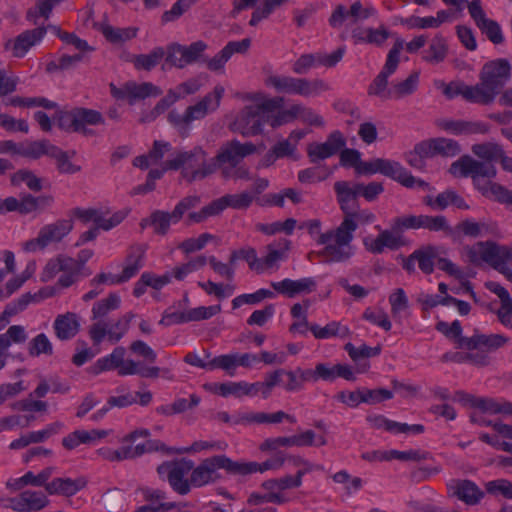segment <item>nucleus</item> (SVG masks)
I'll use <instances>...</instances> for the list:
<instances>
[{
  "label": "nucleus",
  "mask_w": 512,
  "mask_h": 512,
  "mask_svg": "<svg viewBox=\"0 0 512 512\" xmlns=\"http://www.w3.org/2000/svg\"><path fill=\"white\" fill-rule=\"evenodd\" d=\"M128 212L124 209L111 214L106 208H96L92 223L95 224V228L108 231L119 225L127 217Z\"/></svg>",
  "instance_id": "a18cd8bd"
},
{
  "label": "nucleus",
  "mask_w": 512,
  "mask_h": 512,
  "mask_svg": "<svg viewBox=\"0 0 512 512\" xmlns=\"http://www.w3.org/2000/svg\"><path fill=\"white\" fill-rule=\"evenodd\" d=\"M509 78L510 64L505 59H497L486 63L480 72V80H485L498 93Z\"/></svg>",
  "instance_id": "c85d7f7f"
},
{
  "label": "nucleus",
  "mask_w": 512,
  "mask_h": 512,
  "mask_svg": "<svg viewBox=\"0 0 512 512\" xmlns=\"http://www.w3.org/2000/svg\"><path fill=\"white\" fill-rule=\"evenodd\" d=\"M485 287L499 299V307L490 305V311L496 314L498 321L507 329L512 330V297L508 290L495 281H488Z\"/></svg>",
  "instance_id": "bb28decb"
},
{
  "label": "nucleus",
  "mask_w": 512,
  "mask_h": 512,
  "mask_svg": "<svg viewBox=\"0 0 512 512\" xmlns=\"http://www.w3.org/2000/svg\"><path fill=\"white\" fill-rule=\"evenodd\" d=\"M80 317L76 313L67 312L55 318L53 328L60 340H69L80 330Z\"/></svg>",
  "instance_id": "58836bf2"
},
{
  "label": "nucleus",
  "mask_w": 512,
  "mask_h": 512,
  "mask_svg": "<svg viewBox=\"0 0 512 512\" xmlns=\"http://www.w3.org/2000/svg\"><path fill=\"white\" fill-rule=\"evenodd\" d=\"M381 174L389 177L401 185L411 189L426 190L429 184L420 178L414 177L401 163L382 158Z\"/></svg>",
  "instance_id": "b1692460"
},
{
  "label": "nucleus",
  "mask_w": 512,
  "mask_h": 512,
  "mask_svg": "<svg viewBox=\"0 0 512 512\" xmlns=\"http://www.w3.org/2000/svg\"><path fill=\"white\" fill-rule=\"evenodd\" d=\"M273 289L288 298H294L297 295L309 294L315 291L317 280L314 277H304L297 280L285 278L281 281L272 282Z\"/></svg>",
  "instance_id": "2f4dec72"
},
{
  "label": "nucleus",
  "mask_w": 512,
  "mask_h": 512,
  "mask_svg": "<svg viewBox=\"0 0 512 512\" xmlns=\"http://www.w3.org/2000/svg\"><path fill=\"white\" fill-rule=\"evenodd\" d=\"M265 85L277 92L316 97L329 89L328 84L320 79L295 78L285 75H270L265 79Z\"/></svg>",
  "instance_id": "6e6552de"
},
{
  "label": "nucleus",
  "mask_w": 512,
  "mask_h": 512,
  "mask_svg": "<svg viewBox=\"0 0 512 512\" xmlns=\"http://www.w3.org/2000/svg\"><path fill=\"white\" fill-rule=\"evenodd\" d=\"M337 194V200L340 204L341 210L347 215L354 208H357L358 183L351 184L346 181L336 182L334 185Z\"/></svg>",
  "instance_id": "79ce46f5"
},
{
  "label": "nucleus",
  "mask_w": 512,
  "mask_h": 512,
  "mask_svg": "<svg viewBox=\"0 0 512 512\" xmlns=\"http://www.w3.org/2000/svg\"><path fill=\"white\" fill-rule=\"evenodd\" d=\"M295 119H300L303 124L317 128L325 125L324 118L317 111L303 104H293L287 109L279 111L273 124L284 125Z\"/></svg>",
  "instance_id": "412c9836"
},
{
  "label": "nucleus",
  "mask_w": 512,
  "mask_h": 512,
  "mask_svg": "<svg viewBox=\"0 0 512 512\" xmlns=\"http://www.w3.org/2000/svg\"><path fill=\"white\" fill-rule=\"evenodd\" d=\"M465 100L477 104H490L499 94L485 80H480L476 85L466 86Z\"/></svg>",
  "instance_id": "c03bdc74"
},
{
  "label": "nucleus",
  "mask_w": 512,
  "mask_h": 512,
  "mask_svg": "<svg viewBox=\"0 0 512 512\" xmlns=\"http://www.w3.org/2000/svg\"><path fill=\"white\" fill-rule=\"evenodd\" d=\"M76 262L74 258L68 256H59L54 259H50L44 266L40 279L43 282L51 281L58 273L66 272L75 267Z\"/></svg>",
  "instance_id": "09e8293b"
},
{
  "label": "nucleus",
  "mask_w": 512,
  "mask_h": 512,
  "mask_svg": "<svg viewBox=\"0 0 512 512\" xmlns=\"http://www.w3.org/2000/svg\"><path fill=\"white\" fill-rule=\"evenodd\" d=\"M477 190L487 198L511 205L512 192L504 186L493 182L492 179L485 181V183Z\"/></svg>",
  "instance_id": "5fc2aeb1"
},
{
  "label": "nucleus",
  "mask_w": 512,
  "mask_h": 512,
  "mask_svg": "<svg viewBox=\"0 0 512 512\" xmlns=\"http://www.w3.org/2000/svg\"><path fill=\"white\" fill-rule=\"evenodd\" d=\"M426 204L434 210H444L449 206L463 210L469 208L465 200L454 190H446L436 197H427Z\"/></svg>",
  "instance_id": "37998d69"
},
{
  "label": "nucleus",
  "mask_w": 512,
  "mask_h": 512,
  "mask_svg": "<svg viewBox=\"0 0 512 512\" xmlns=\"http://www.w3.org/2000/svg\"><path fill=\"white\" fill-rule=\"evenodd\" d=\"M121 297L117 293H111L107 298L96 302L92 308L93 319L106 316L111 311L120 307Z\"/></svg>",
  "instance_id": "338daca9"
},
{
  "label": "nucleus",
  "mask_w": 512,
  "mask_h": 512,
  "mask_svg": "<svg viewBox=\"0 0 512 512\" xmlns=\"http://www.w3.org/2000/svg\"><path fill=\"white\" fill-rule=\"evenodd\" d=\"M449 172L454 177H471L477 189L497 174V170L492 163L481 162L471 156H463L452 163Z\"/></svg>",
  "instance_id": "9b49d317"
},
{
  "label": "nucleus",
  "mask_w": 512,
  "mask_h": 512,
  "mask_svg": "<svg viewBox=\"0 0 512 512\" xmlns=\"http://www.w3.org/2000/svg\"><path fill=\"white\" fill-rule=\"evenodd\" d=\"M356 230L357 224L353 223L350 216L343 218L337 228L331 229L321 236L322 255L330 262L348 261L355 254L352 242Z\"/></svg>",
  "instance_id": "20e7f679"
},
{
  "label": "nucleus",
  "mask_w": 512,
  "mask_h": 512,
  "mask_svg": "<svg viewBox=\"0 0 512 512\" xmlns=\"http://www.w3.org/2000/svg\"><path fill=\"white\" fill-rule=\"evenodd\" d=\"M481 425H491L494 431L497 433L496 436H491L487 433L480 434V439L492 446L495 449H500L502 441L499 439V436L503 438H508L512 440V425L504 424L502 422H479Z\"/></svg>",
  "instance_id": "6e6d98bb"
},
{
  "label": "nucleus",
  "mask_w": 512,
  "mask_h": 512,
  "mask_svg": "<svg viewBox=\"0 0 512 512\" xmlns=\"http://www.w3.org/2000/svg\"><path fill=\"white\" fill-rule=\"evenodd\" d=\"M57 289L55 287H43L35 293L23 294L15 303V307H7L0 314V331H2L10 322V317L18 311L24 310L30 303H40L41 301L55 296ZM28 334L21 325H12L7 331L0 335V370L6 365L9 357V348L13 344H22L26 342Z\"/></svg>",
  "instance_id": "f03ea898"
},
{
  "label": "nucleus",
  "mask_w": 512,
  "mask_h": 512,
  "mask_svg": "<svg viewBox=\"0 0 512 512\" xmlns=\"http://www.w3.org/2000/svg\"><path fill=\"white\" fill-rule=\"evenodd\" d=\"M141 495L146 504L138 507L134 512H158L174 507L173 503L166 501L165 493L160 490L145 488L141 490Z\"/></svg>",
  "instance_id": "ea45409f"
},
{
  "label": "nucleus",
  "mask_w": 512,
  "mask_h": 512,
  "mask_svg": "<svg viewBox=\"0 0 512 512\" xmlns=\"http://www.w3.org/2000/svg\"><path fill=\"white\" fill-rule=\"evenodd\" d=\"M204 158L205 151L201 147H195L191 151L181 152L174 158L169 159L161 169H151L148 178L155 183L166 171L181 168L183 177L188 181L203 179L215 170V163H204L202 168H196L197 164L202 162Z\"/></svg>",
  "instance_id": "39448f33"
},
{
  "label": "nucleus",
  "mask_w": 512,
  "mask_h": 512,
  "mask_svg": "<svg viewBox=\"0 0 512 512\" xmlns=\"http://www.w3.org/2000/svg\"><path fill=\"white\" fill-rule=\"evenodd\" d=\"M310 331L313 336L317 339H329L332 337L345 338L349 335V329L347 326L342 325L340 322L332 321L326 326L321 327L317 324L310 326Z\"/></svg>",
  "instance_id": "864d4df0"
},
{
  "label": "nucleus",
  "mask_w": 512,
  "mask_h": 512,
  "mask_svg": "<svg viewBox=\"0 0 512 512\" xmlns=\"http://www.w3.org/2000/svg\"><path fill=\"white\" fill-rule=\"evenodd\" d=\"M235 97L245 105L230 121L229 127L232 131L250 137L263 133L266 125L272 128L280 126L273 124L277 118L274 111L281 107L283 98L269 97L261 91L238 92Z\"/></svg>",
  "instance_id": "f257e3e1"
},
{
  "label": "nucleus",
  "mask_w": 512,
  "mask_h": 512,
  "mask_svg": "<svg viewBox=\"0 0 512 512\" xmlns=\"http://www.w3.org/2000/svg\"><path fill=\"white\" fill-rule=\"evenodd\" d=\"M440 248L428 246L414 251L405 263V268L411 270L414 262H418L419 268L426 274H430L434 270L435 262L437 263Z\"/></svg>",
  "instance_id": "4c0bfd02"
},
{
  "label": "nucleus",
  "mask_w": 512,
  "mask_h": 512,
  "mask_svg": "<svg viewBox=\"0 0 512 512\" xmlns=\"http://www.w3.org/2000/svg\"><path fill=\"white\" fill-rule=\"evenodd\" d=\"M471 150L475 156L485 161L501 160L504 154L503 148L495 142L474 144Z\"/></svg>",
  "instance_id": "13d9d810"
},
{
  "label": "nucleus",
  "mask_w": 512,
  "mask_h": 512,
  "mask_svg": "<svg viewBox=\"0 0 512 512\" xmlns=\"http://www.w3.org/2000/svg\"><path fill=\"white\" fill-rule=\"evenodd\" d=\"M54 145L48 141H35L30 143H23L20 147V156L30 159H38L44 155L51 156Z\"/></svg>",
  "instance_id": "052dcab7"
},
{
  "label": "nucleus",
  "mask_w": 512,
  "mask_h": 512,
  "mask_svg": "<svg viewBox=\"0 0 512 512\" xmlns=\"http://www.w3.org/2000/svg\"><path fill=\"white\" fill-rule=\"evenodd\" d=\"M72 230L73 221L70 219H61L44 225L40 229L38 236L23 243L22 248L28 253L43 250L51 244L62 241Z\"/></svg>",
  "instance_id": "f8f14e48"
},
{
  "label": "nucleus",
  "mask_w": 512,
  "mask_h": 512,
  "mask_svg": "<svg viewBox=\"0 0 512 512\" xmlns=\"http://www.w3.org/2000/svg\"><path fill=\"white\" fill-rule=\"evenodd\" d=\"M145 249L137 247L131 251L125 260L120 274L101 273L93 279V283L116 285L133 278L144 265Z\"/></svg>",
  "instance_id": "dca6fc26"
},
{
  "label": "nucleus",
  "mask_w": 512,
  "mask_h": 512,
  "mask_svg": "<svg viewBox=\"0 0 512 512\" xmlns=\"http://www.w3.org/2000/svg\"><path fill=\"white\" fill-rule=\"evenodd\" d=\"M228 208L225 196L212 201L209 205L203 207L199 212H193L189 215L190 219L194 222H201L209 217L220 214L223 210Z\"/></svg>",
  "instance_id": "69168bd1"
},
{
  "label": "nucleus",
  "mask_w": 512,
  "mask_h": 512,
  "mask_svg": "<svg viewBox=\"0 0 512 512\" xmlns=\"http://www.w3.org/2000/svg\"><path fill=\"white\" fill-rule=\"evenodd\" d=\"M447 54V45L442 37H434L425 51V55L423 56L424 60L432 63L438 64L442 62Z\"/></svg>",
  "instance_id": "774afa93"
},
{
  "label": "nucleus",
  "mask_w": 512,
  "mask_h": 512,
  "mask_svg": "<svg viewBox=\"0 0 512 512\" xmlns=\"http://www.w3.org/2000/svg\"><path fill=\"white\" fill-rule=\"evenodd\" d=\"M459 230L466 236L477 238L494 234L495 228L486 222L466 219L459 224Z\"/></svg>",
  "instance_id": "bf43d9fd"
},
{
  "label": "nucleus",
  "mask_w": 512,
  "mask_h": 512,
  "mask_svg": "<svg viewBox=\"0 0 512 512\" xmlns=\"http://www.w3.org/2000/svg\"><path fill=\"white\" fill-rule=\"evenodd\" d=\"M275 293L269 289L261 288L253 293L241 294L232 300V308L238 309L243 305H256L265 299H272Z\"/></svg>",
  "instance_id": "4d7b16f0"
},
{
  "label": "nucleus",
  "mask_w": 512,
  "mask_h": 512,
  "mask_svg": "<svg viewBox=\"0 0 512 512\" xmlns=\"http://www.w3.org/2000/svg\"><path fill=\"white\" fill-rule=\"evenodd\" d=\"M423 142L427 148L429 156L431 157L436 155L453 157L460 152V146L458 142L453 139L439 137Z\"/></svg>",
  "instance_id": "49530a36"
},
{
  "label": "nucleus",
  "mask_w": 512,
  "mask_h": 512,
  "mask_svg": "<svg viewBox=\"0 0 512 512\" xmlns=\"http://www.w3.org/2000/svg\"><path fill=\"white\" fill-rule=\"evenodd\" d=\"M220 469L236 475L235 461L226 455H215L205 458L196 466L193 464L190 474L192 488H202L218 482L221 479Z\"/></svg>",
  "instance_id": "1a4fd4ad"
},
{
  "label": "nucleus",
  "mask_w": 512,
  "mask_h": 512,
  "mask_svg": "<svg viewBox=\"0 0 512 512\" xmlns=\"http://www.w3.org/2000/svg\"><path fill=\"white\" fill-rule=\"evenodd\" d=\"M468 11L476 26L493 44L504 41L501 26L495 20L488 18L481 6V0H472L468 4Z\"/></svg>",
  "instance_id": "4be33fe9"
},
{
  "label": "nucleus",
  "mask_w": 512,
  "mask_h": 512,
  "mask_svg": "<svg viewBox=\"0 0 512 512\" xmlns=\"http://www.w3.org/2000/svg\"><path fill=\"white\" fill-rule=\"evenodd\" d=\"M206 48L203 41H196L189 46L173 44L168 48L166 64L183 68L195 62Z\"/></svg>",
  "instance_id": "393cba45"
},
{
  "label": "nucleus",
  "mask_w": 512,
  "mask_h": 512,
  "mask_svg": "<svg viewBox=\"0 0 512 512\" xmlns=\"http://www.w3.org/2000/svg\"><path fill=\"white\" fill-rule=\"evenodd\" d=\"M450 18V13L445 10L437 12L436 16H410L407 18H401L400 24L405 26L407 29H428L438 28L443 23L447 22Z\"/></svg>",
  "instance_id": "a19ab883"
},
{
  "label": "nucleus",
  "mask_w": 512,
  "mask_h": 512,
  "mask_svg": "<svg viewBox=\"0 0 512 512\" xmlns=\"http://www.w3.org/2000/svg\"><path fill=\"white\" fill-rule=\"evenodd\" d=\"M87 485L83 476L76 478L58 477L46 484V491L50 495L73 496Z\"/></svg>",
  "instance_id": "f704fd0d"
},
{
  "label": "nucleus",
  "mask_w": 512,
  "mask_h": 512,
  "mask_svg": "<svg viewBox=\"0 0 512 512\" xmlns=\"http://www.w3.org/2000/svg\"><path fill=\"white\" fill-rule=\"evenodd\" d=\"M149 436L150 431L148 429H137L127 434L122 439L123 443H129L130 445L123 446L119 449L102 447L97 450V454L108 461H122L141 456L144 453L165 449L163 443L148 439Z\"/></svg>",
  "instance_id": "423d86ee"
},
{
  "label": "nucleus",
  "mask_w": 512,
  "mask_h": 512,
  "mask_svg": "<svg viewBox=\"0 0 512 512\" xmlns=\"http://www.w3.org/2000/svg\"><path fill=\"white\" fill-rule=\"evenodd\" d=\"M170 149V143L164 141H155L150 152L147 155L136 157L133 161V165L142 170H145L152 165L158 164Z\"/></svg>",
  "instance_id": "de8ad7c7"
},
{
  "label": "nucleus",
  "mask_w": 512,
  "mask_h": 512,
  "mask_svg": "<svg viewBox=\"0 0 512 512\" xmlns=\"http://www.w3.org/2000/svg\"><path fill=\"white\" fill-rule=\"evenodd\" d=\"M420 73L418 71L412 72L406 79L394 83L392 85V92L394 98H402L414 93L419 85Z\"/></svg>",
  "instance_id": "680f3d73"
},
{
  "label": "nucleus",
  "mask_w": 512,
  "mask_h": 512,
  "mask_svg": "<svg viewBox=\"0 0 512 512\" xmlns=\"http://www.w3.org/2000/svg\"><path fill=\"white\" fill-rule=\"evenodd\" d=\"M124 357L125 349L123 347H116L109 355L99 358L90 367V371L91 373L98 375L102 372L113 370L115 368L119 370Z\"/></svg>",
  "instance_id": "3c124183"
},
{
  "label": "nucleus",
  "mask_w": 512,
  "mask_h": 512,
  "mask_svg": "<svg viewBox=\"0 0 512 512\" xmlns=\"http://www.w3.org/2000/svg\"><path fill=\"white\" fill-rule=\"evenodd\" d=\"M221 311V306L219 304L210 305V306H199L195 308H191L185 311H169L167 310L162 319L160 320V324L170 326L174 324H183L189 322H196L202 320H208Z\"/></svg>",
  "instance_id": "aec40b11"
},
{
  "label": "nucleus",
  "mask_w": 512,
  "mask_h": 512,
  "mask_svg": "<svg viewBox=\"0 0 512 512\" xmlns=\"http://www.w3.org/2000/svg\"><path fill=\"white\" fill-rule=\"evenodd\" d=\"M290 244L287 240L273 242L266 247V255L261 257V273L276 270L280 262L287 258Z\"/></svg>",
  "instance_id": "e433bc0d"
},
{
  "label": "nucleus",
  "mask_w": 512,
  "mask_h": 512,
  "mask_svg": "<svg viewBox=\"0 0 512 512\" xmlns=\"http://www.w3.org/2000/svg\"><path fill=\"white\" fill-rule=\"evenodd\" d=\"M437 126L443 131L455 135L486 134L489 132V125L482 121H467L461 119H440Z\"/></svg>",
  "instance_id": "c756f323"
},
{
  "label": "nucleus",
  "mask_w": 512,
  "mask_h": 512,
  "mask_svg": "<svg viewBox=\"0 0 512 512\" xmlns=\"http://www.w3.org/2000/svg\"><path fill=\"white\" fill-rule=\"evenodd\" d=\"M396 229L403 234L405 230L428 229L433 232L448 231L450 227L446 218L442 215H403L394 218Z\"/></svg>",
  "instance_id": "f3484780"
},
{
  "label": "nucleus",
  "mask_w": 512,
  "mask_h": 512,
  "mask_svg": "<svg viewBox=\"0 0 512 512\" xmlns=\"http://www.w3.org/2000/svg\"><path fill=\"white\" fill-rule=\"evenodd\" d=\"M463 256L474 265L486 263L512 283V247L480 241L463 248Z\"/></svg>",
  "instance_id": "7ed1b4c3"
},
{
  "label": "nucleus",
  "mask_w": 512,
  "mask_h": 512,
  "mask_svg": "<svg viewBox=\"0 0 512 512\" xmlns=\"http://www.w3.org/2000/svg\"><path fill=\"white\" fill-rule=\"evenodd\" d=\"M46 34L44 27H38L27 30L18 35L14 40H9L5 44V49L10 50L12 55L17 58L24 57L30 48L40 43Z\"/></svg>",
  "instance_id": "7c9ffc66"
},
{
  "label": "nucleus",
  "mask_w": 512,
  "mask_h": 512,
  "mask_svg": "<svg viewBox=\"0 0 512 512\" xmlns=\"http://www.w3.org/2000/svg\"><path fill=\"white\" fill-rule=\"evenodd\" d=\"M49 504L48 497L41 491L25 490L8 499L6 507L15 512H38Z\"/></svg>",
  "instance_id": "a878e982"
},
{
  "label": "nucleus",
  "mask_w": 512,
  "mask_h": 512,
  "mask_svg": "<svg viewBox=\"0 0 512 512\" xmlns=\"http://www.w3.org/2000/svg\"><path fill=\"white\" fill-rule=\"evenodd\" d=\"M379 231L377 236L368 235L363 238L364 248L375 255L382 254L386 249L395 251L407 244V239L396 229L391 221L390 229H382L376 226Z\"/></svg>",
  "instance_id": "2eb2a0df"
},
{
  "label": "nucleus",
  "mask_w": 512,
  "mask_h": 512,
  "mask_svg": "<svg viewBox=\"0 0 512 512\" xmlns=\"http://www.w3.org/2000/svg\"><path fill=\"white\" fill-rule=\"evenodd\" d=\"M228 444L219 440H199L186 447H173L167 451L170 454L199 453L202 451H225Z\"/></svg>",
  "instance_id": "8fccbe9b"
},
{
  "label": "nucleus",
  "mask_w": 512,
  "mask_h": 512,
  "mask_svg": "<svg viewBox=\"0 0 512 512\" xmlns=\"http://www.w3.org/2000/svg\"><path fill=\"white\" fill-rule=\"evenodd\" d=\"M193 461L190 459H181L178 461L165 462L161 464L157 471L161 478L166 479L171 488L180 495H187L192 489L191 470Z\"/></svg>",
  "instance_id": "9d476101"
},
{
  "label": "nucleus",
  "mask_w": 512,
  "mask_h": 512,
  "mask_svg": "<svg viewBox=\"0 0 512 512\" xmlns=\"http://www.w3.org/2000/svg\"><path fill=\"white\" fill-rule=\"evenodd\" d=\"M120 376L140 375L145 378H154L159 375L158 367H145L141 363L132 359L125 360L123 358L118 370Z\"/></svg>",
  "instance_id": "603ef678"
},
{
  "label": "nucleus",
  "mask_w": 512,
  "mask_h": 512,
  "mask_svg": "<svg viewBox=\"0 0 512 512\" xmlns=\"http://www.w3.org/2000/svg\"><path fill=\"white\" fill-rule=\"evenodd\" d=\"M198 203L197 196L186 197L176 205L171 213L157 210L150 217L143 219L140 225L143 229L152 226L156 233L166 234L171 224L179 222L183 214Z\"/></svg>",
  "instance_id": "4468645a"
},
{
  "label": "nucleus",
  "mask_w": 512,
  "mask_h": 512,
  "mask_svg": "<svg viewBox=\"0 0 512 512\" xmlns=\"http://www.w3.org/2000/svg\"><path fill=\"white\" fill-rule=\"evenodd\" d=\"M51 158L55 159L60 173L74 174L81 170V166L72 162L71 155L68 152L54 146L51 152Z\"/></svg>",
  "instance_id": "0e129e2a"
},
{
  "label": "nucleus",
  "mask_w": 512,
  "mask_h": 512,
  "mask_svg": "<svg viewBox=\"0 0 512 512\" xmlns=\"http://www.w3.org/2000/svg\"><path fill=\"white\" fill-rule=\"evenodd\" d=\"M50 195L34 197L30 194H21L19 197H8L0 202V210L5 212H18L22 215L37 213L53 203Z\"/></svg>",
  "instance_id": "a211bd4d"
},
{
  "label": "nucleus",
  "mask_w": 512,
  "mask_h": 512,
  "mask_svg": "<svg viewBox=\"0 0 512 512\" xmlns=\"http://www.w3.org/2000/svg\"><path fill=\"white\" fill-rule=\"evenodd\" d=\"M101 32L110 42L123 43L134 38L137 34V29L134 27L115 28L108 24H103L101 26Z\"/></svg>",
  "instance_id": "e2e57ef3"
},
{
  "label": "nucleus",
  "mask_w": 512,
  "mask_h": 512,
  "mask_svg": "<svg viewBox=\"0 0 512 512\" xmlns=\"http://www.w3.org/2000/svg\"><path fill=\"white\" fill-rule=\"evenodd\" d=\"M110 91L114 98L117 100H125L131 105L148 97L159 96L162 93L161 89L152 83L143 82L138 84L132 81L120 87L111 83Z\"/></svg>",
  "instance_id": "6ab92c4d"
},
{
  "label": "nucleus",
  "mask_w": 512,
  "mask_h": 512,
  "mask_svg": "<svg viewBox=\"0 0 512 512\" xmlns=\"http://www.w3.org/2000/svg\"><path fill=\"white\" fill-rule=\"evenodd\" d=\"M460 400L465 404H469L472 407L479 409L483 413L512 416V403L508 401L496 400L492 398H477L471 395H466Z\"/></svg>",
  "instance_id": "72a5a7b5"
},
{
  "label": "nucleus",
  "mask_w": 512,
  "mask_h": 512,
  "mask_svg": "<svg viewBox=\"0 0 512 512\" xmlns=\"http://www.w3.org/2000/svg\"><path fill=\"white\" fill-rule=\"evenodd\" d=\"M448 491L469 506L479 504L485 496V492L475 482L468 479L451 480L448 484Z\"/></svg>",
  "instance_id": "cd10ccee"
},
{
  "label": "nucleus",
  "mask_w": 512,
  "mask_h": 512,
  "mask_svg": "<svg viewBox=\"0 0 512 512\" xmlns=\"http://www.w3.org/2000/svg\"><path fill=\"white\" fill-rule=\"evenodd\" d=\"M225 93L222 85H216L213 91L194 105L187 107L184 113L175 110L168 114L169 122L182 134H187L190 124L195 120L203 119L208 113L215 111Z\"/></svg>",
  "instance_id": "0eeeda50"
},
{
  "label": "nucleus",
  "mask_w": 512,
  "mask_h": 512,
  "mask_svg": "<svg viewBox=\"0 0 512 512\" xmlns=\"http://www.w3.org/2000/svg\"><path fill=\"white\" fill-rule=\"evenodd\" d=\"M132 315H126L115 323L109 325L103 321L93 324L89 334L94 344H100L104 339L111 343L118 342L127 332Z\"/></svg>",
  "instance_id": "5701e85b"
},
{
  "label": "nucleus",
  "mask_w": 512,
  "mask_h": 512,
  "mask_svg": "<svg viewBox=\"0 0 512 512\" xmlns=\"http://www.w3.org/2000/svg\"><path fill=\"white\" fill-rule=\"evenodd\" d=\"M256 151V146L250 142L240 143L239 141H231L223 145L217 156L209 161H206L207 154L205 153V158L202 162L198 163L196 168H202L203 164L215 163V170L217 168L221 169L222 174L224 173V168L227 167H235L241 164L242 160L248 156L253 154Z\"/></svg>",
  "instance_id": "ddd939ff"
},
{
  "label": "nucleus",
  "mask_w": 512,
  "mask_h": 512,
  "mask_svg": "<svg viewBox=\"0 0 512 512\" xmlns=\"http://www.w3.org/2000/svg\"><path fill=\"white\" fill-rule=\"evenodd\" d=\"M345 146V140L340 132H333L324 143L311 144L308 155L312 162L329 158Z\"/></svg>",
  "instance_id": "473e14b6"
},
{
  "label": "nucleus",
  "mask_w": 512,
  "mask_h": 512,
  "mask_svg": "<svg viewBox=\"0 0 512 512\" xmlns=\"http://www.w3.org/2000/svg\"><path fill=\"white\" fill-rule=\"evenodd\" d=\"M285 463V456L282 453L276 454L273 458L262 463L255 461H235L236 475H249L254 473H264L269 470H279Z\"/></svg>",
  "instance_id": "c9c22d12"
}]
</instances>
